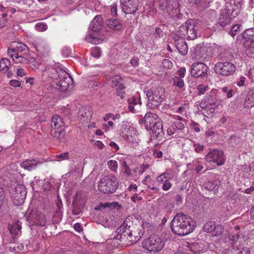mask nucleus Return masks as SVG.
I'll return each instance as SVG.
<instances>
[{"mask_svg":"<svg viewBox=\"0 0 254 254\" xmlns=\"http://www.w3.org/2000/svg\"><path fill=\"white\" fill-rule=\"evenodd\" d=\"M133 217L128 216L116 231L112 233L111 239L117 240L118 245L130 246L138 242L143 235L141 226L134 224Z\"/></svg>","mask_w":254,"mask_h":254,"instance_id":"nucleus-1","label":"nucleus"},{"mask_svg":"<svg viewBox=\"0 0 254 254\" xmlns=\"http://www.w3.org/2000/svg\"><path fill=\"white\" fill-rule=\"evenodd\" d=\"M170 227L173 233L185 236L193 231L195 223L189 216L182 213H178L172 220Z\"/></svg>","mask_w":254,"mask_h":254,"instance_id":"nucleus-2","label":"nucleus"},{"mask_svg":"<svg viewBox=\"0 0 254 254\" xmlns=\"http://www.w3.org/2000/svg\"><path fill=\"white\" fill-rule=\"evenodd\" d=\"M50 77L53 79L52 86L61 91L66 90L72 86L73 79L70 75L62 68H52L50 71Z\"/></svg>","mask_w":254,"mask_h":254,"instance_id":"nucleus-3","label":"nucleus"},{"mask_svg":"<svg viewBox=\"0 0 254 254\" xmlns=\"http://www.w3.org/2000/svg\"><path fill=\"white\" fill-rule=\"evenodd\" d=\"M144 125L146 130L152 131L153 137L157 139L163 134V124L157 114L151 112L146 113Z\"/></svg>","mask_w":254,"mask_h":254,"instance_id":"nucleus-4","label":"nucleus"},{"mask_svg":"<svg viewBox=\"0 0 254 254\" xmlns=\"http://www.w3.org/2000/svg\"><path fill=\"white\" fill-rule=\"evenodd\" d=\"M216 48L217 46L215 44L212 45H197L193 50L191 57L194 60L200 62L209 61L214 54Z\"/></svg>","mask_w":254,"mask_h":254,"instance_id":"nucleus-5","label":"nucleus"},{"mask_svg":"<svg viewBox=\"0 0 254 254\" xmlns=\"http://www.w3.org/2000/svg\"><path fill=\"white\" fill-rule=\"evenodd\" d=\"M97 184L98 190L105 194L115 192L119 186L118 179L113 174L101 177Z\"/></svg>","mask_w":254,"mask_h":254,"instance_id":"nucleus-6","label":"nucleus"},{"mask_svg":"<svg viewBox=\"0 0 254 254\" xmlns=\"http://www.w3.org/2000/svg\"><path fill=\"white\" fill-rule=\"evenodd\" d=\"M65 125L63 119L59 115H54L51 120V135L60 142L66 140Z\"/></svg>","mask_w":254,"mask_h":254,"instance_id":"nucleus-7","label":"nucleus"},{"mask_svg":"<svg viewBox=\"0 0 254 254\" xmlns=\"http://www.w3.org/2000/svg\"><path fill=\"white\" fill-rule=\"evenodd\" d=\"M165 90L160 86L152 87L146 92L148 99L147 106L154 109L160 105L164 101Z\"/></svg>","mask_w":254,"mask_h":254,"instance_id":"nucleus-8","label":"nucleus"},{"mask_svg":"<svg viewBox=\"0 0 254 254\" xmlns=\"http://www.w3.org/2000/svg\"><path fill=\"white\" fill-rule=\"evenodd\" d=\"M165 240L160 237L152 235L143 240L142 248L149 253H157L161 251L165 246Z\"/></svg>","mask_w":254,"mask_h":254,"instance_id":"nucleus-9","label":"nucleus"},{"mask_svg":"<svg viewBox=\"0 0 254 254\" xmlns=\"http://www.w3.org/2000/svg\"><path fill=\"white\" fill-rule=\"evenodd\" d=\"M158 8L163 14H171L180 11L182 0H157Z\"/></svg>","mask_w":254,"mask_h":254,"instance_id":"nucleus-10","label":"nucleus"},{"mask_svg":"<svg viewBox=\"0 0 254 254\" xmlns=\"http://www.w3.org/2000/svg\"><path fill=\"white\" fill-rule=\"evenodd\" d=\"M198 28V25L194 21H187L185 25L180 27V35L182 37L187 36L188 40H193L197 37Z\"/></svg>","mask_w":254,"mask_h":254,"instance_id":"nucleus-11","label":"nucleus"},{"mask_svg":"<svg viewBox=\"0 0 254 254\" xmlns=\"http://www.w3.org/2000/svg\"><path fill=\"white\" fill-rule=\"evenodd\" d=\"M9 193L13 203L18 206L23 203L26 198L27 190L23 185H18L12 188Z\"/></svg>","mask_w":254,"mask_h":254,"instance_id":"nucleus-12","label":"nucleus"},{"mask_svg":"<svg viewBox=\"0 0 254 254\" xmlns=\"http://www.w3.org/2000/svg\"><path fill=\"white\" fill-rule=\"evenodd\" d=\"M236 70V66L234 64L228 62H218L215 65V71L216 73L223 76H229L233 74Z\"/></svg>","mask_w":254,"mask_h":254,"instance_id":"nucleus-13","label":"nucleus"},{"mask_svg":"<svg viewBox=\"0 0 254 254\" xmlns=\"http://www.w3.org/2000/svg\"><path fill=\"white\" fill-rule=\"evenodd\" d=\"M205 159L207 162L214 163L218 166L223 165L225 161L223 152L218 149L210 151L206 155Z\"/></svg>","mask_w":254,"mask_h":254,"instance_id":"nucleus-14","label":"nucleus"},{"mask_svg":"<svg viewBox=\"0 0 254 254\" xmlns=\"http://www.w3.org/2000/svg\"><path fill=\"white\" fill-rule=\"evenodd\" d=\"M208 67L202 62H197L192 64L190 73L192 76L199 77L207 75Z\"/></svg>","mask_w":254,"mask_h":254,"instance_id":"nucleus-15","label":"nucleus"},{"mask_svg":"<svg viewBox=\"0 0 254 254\" xmlns=\"http://www.w3.org/2000/svg\"><path fill=\"white\" fill-rule=\"evenodd\" d=\"M237 12L227 8H224L220 13L217 23V26L224 28L230 24L232 19V15H237Z\"/></svg>","mask_w":254,"mask_h":254,"instance_id":"nucleus-16","label":"nucleus"},{"mask_svg":"<svg viewBox=\"0 0 254 254\" xmlns=\"http://www.w3.org/2000/svg\"><path fill=\"white\" fill-rule=\"evenodd\" d=\"M227 198L230 203L236 205H240L244 202L246 197L236 191L231 190L227 192Z\"/></svg>","mask_w":254,"mask_h":254,"instance_id":"nucleus-17","label":"nucleus"},{"mask_svg":"<svg viewBox=\"0 0 254 254\" xmlns=\"http://www.w3.org/2000/svg\"><path fill=\"white\" fill-rule=\"evenodd\" d=\"M175 45L179 52L182 55H186L188 51V46L185 41V37H179L177 35L174 37Z\"/></svg>","mask_w":254,"mask_h":254,"instance_id":"nucleus-18","label":"nucleus"},{"mask_svg":"<svg viewBox=\"0 0 254 254\" xmlns=\"http://www.w3.org/2000/svg\"><path fill=\"white\" fill-rule=\"evenodd\" d=\"M124 138L133 145L137 144L140 141L138 138L136 130L133 127L128 128L127 133L124 135Z\"/></svg>","mask_w":254,"mask_h":254,"instance_id":"nucleus-19","label":"nucleus"},{"mask_svg":"<svg viewBox=\"0 0 254 254\" xmlns=\"http://www.w3.org/2000/svg\"><path fill=\"white\" fill-rule=\"evenodd\" d=\"M170 178L169 174L166 173H162L156 178V181L159 184H162V189L165 191L168 190L172 187V184L170 181Z\"/></svg>","mask_w":254,"mask_h":254,"instance_id":"nucleus-20","label":"nucleus"},{"mask_svg":"<svg viewBox=\"0 0 254 254\" xmlns=\"http://www.w3.org/2000/svg\"><path fill=\"white\" fill-rule=\"evenodd\" d=\"M13 44H17V45L12 48H8L7 50V54L9 56H13L20 54H26V49L27 47L25 45L17 43L16 42H13Z\"/></svg>","mask_w":254,"mask_h":254,"instance_id":"nucleus-21","label":"nucleus"},{"mask_svg":"<svg viewBox=\"0 0 254 254\" xmlns=\"http://www.w3.org/2000/svg\"><path fill=\"white\" fill-rule=\"evenodd\" d=\"M33 45L38 54L41 56H45L49 53L50 48L45 41L40 40H36Z\"/></svg>","mask_w":254,"mask_h":254,"instance_id":"nucleus-22","label":"nucleus"},{"mask_svg":"<svg viewBox=\"0 0 254 254\" xmlns=\"http://www.w3.org/2000/svg\"><path fill=\"white\" fill-rule=\"evenodd\" d=\"M42 162L37 159H28L20 163V166L24 169L31 171L36 169L37 166L41 164Z\"/></svg>","mask_w":254,"mask_h":254,"instance_id":"nucleus-23","label":"nucleus"},{"mask_svg":"<svg viewBox=\"0 0 254 254\" xmlns=\"http://www.w3.org/2000/svg\"><path fill=\"white\" fill-rule=\"evenodd\" d=\"M253 107H254V87L248 89L244 103V109H249Z\"/></svg>","mask_w":254,"mask_h":254,"instance_id":"nucleus-24","label":"nucleus"},{"mask_svg":"<svg viewBox=\"0 0 254 254\" xmlns=\"http://www.w3.org/2000/svg\"><path fill=\"white\" fill-rule=\"evenodd\" d=\"M103 23V20L102 16L100 15H97L91 22L89 29L99 32V31L102 28Z\"/></svg>","mask_w":254,"mask_h":254,"instance_id":"nucleus-25","label":"nucleus"},{"mask_svg":"<svg viewBox=\"0 0 254 254\" xmlns=\"http://www.w3.org/2000/svg\"><path fill=\"white\" fill-rule=\"evenodd\" d=\"M87 194L84 191H77L73 199V203L74 205L83 206L86 202Z\"/></svg>","mask_w":254,"mask_h":254,"instance_id":"nucleus-26","label":"nucleus"},{"mask_svg":"<svg viewBox=\"0 0 254 254\" xmlns=\"http://www.w3.org/2000/svg\"><path fill=\"white\" fill-rule=\"evenodd\" d=\"M99 32L93 30L89 29L86 35L85 40L86 42L93 44H97L98 43Z\"/></svg>","mask_w":254,"mask_h":254,"instance_id":"nucleus-27","label":"nucleus"},{"mask_svg":"<svg viewBox=\"0 0 254 254\" xmlns=\"http://www.w3.org/2000/svg\"><path fill=\"white\" fill-rule=\"evenodd\" d=\"M106 24L110 29L114 30H121L123 28L121 22L116 19L107 20Z\"/></svg>","mask_w":254,"mask_h":254,"instance_id":"nucleus-28","label":"nucleus"},{"mask_svg":"<svg viewBox=\"0 0 254 254\" xmlns=\"http://www.w3.org/2000/svg\"><path fill=\"white\" fill-rule=\"evenodd\" d=\"M123 11L126 14L133 13L136 12L137 8V3L135 1L127 3H124L122 5Z\"/></svg>","mask_w":254,"mask_h":254,"instance_id":"nucleus-29","label":"nucleus"},{"mask_svg":"<svg viewBox=\"0 0 254 254\" xmlns=\"http://www.w3.org/2000/svg\"><path fill=\"white\" fill-rule=\"evenodd\" d=\"M203 98L209 106L216 107L220 104L219 101L216 99L215 95H213L211 92L209 94H207Z\"/></svg>","mask_w":254,"mask_h":254,"instance_id":"nucleus-30","label":"nucleus"},{"mask_svg":"<svg viewBox=\"0 0 254 254\" xmlns=\"http://www.w3.org/2000/svg\"><path fill=\"white\" fill-rule=\"evenodd\" d=\"M29 54L26 53V54H20L13 56H9L13 59V62L15 64H26L28 63V57Z\"/></svg>","mask_w":254,"mask_h":254,"instance_id":"nucleus-31","label":"nucleus"},{"mask_svg":"<svg viewBox=\"0 0 254 254\" xmlns=\"http://www.w3.org/2000/svg\"><path fill=\"white\" fill-rule=\"evenodd\" d=\"M242 233L240 232V228L238 226H235L231 230L229 234V239L233 241H237L240 238Z\"/></svg>","mask_w":254,"mask_h":254,"instance_id":"nucleus-32","label":"nucleus"},{"mask_svg":"<svg viewBox=\"0 0 254 254\" xmlns=\"http://www.w3.org/2000/svg\"><path fill=\"white\" fill-rule=\"evenodd\" d=\"M220 183L221 181L220 180H216L212 181H208L206 182L204 185L206 190L209 191H212L217 190Z\"/></svg>","mask_w":254,"mask_h":254,"instance_id":"nucleus-33","label":"nucleus"},{"mask_svg":"<svg viewBox=\"0 0 254 254\" xmlns=\"http://www.w3.org/2000/svg\"><path fill=\"white\" fill-rule=\"evenodd\" d=\"M243 38L246 41L254 42V28L245 30L243 33Z\"/></svg>","mask_w":254,"mask_h":254,"instance_id":"nucleus-34","label":"nucleus"},{"mask_svg":"<svg viewBox=\"0 0 254 254\" xmlns=\"http://www.w3.org/2000/svg\"><path fill=\"white\" fill-rule=\"evenodd\" d=\"M90 107L86 106L82 107L79 111L78 115L82 117L83 119L86 118V120H89V118L91 116V114L90 111Z\"/></svg>","mask_w":254,"mask_h":254,"instance_id":"nucleus-35","label":"nucleus"},{"mask_svg":"<svg viewBox=\"0 0 254 254\" xmlns=\"http://www.w3.org/2000/svg\"><path fill=\"white\" fill-rule=\"evenodd\" d=\"M10 62L6 58L2 59L0 61V70L6 72L10 66Z\"/></svg>","mask_w":254,"mask_h":254,"instance_id":"nucleus-36","label":"nucleus"},{"mask_svg":"<svg viewBox=\"0 0 254 254\" xmlns=\"http://www.w3.org/2000/svg\"><path fill=\"white\" fill-rule=\"evenodd\" d=\"M178 118H179L178 120L174 122V126H175L176 129L180 133V132H183V130L185 128V125L181 122V121L183 120V119L179 116H178Z\"/></svg>","mask_w":254,"mask_h":254,"instance_id":"nucleus-37","label":"nucleus"},{"mask_svg":"<svg viewBox=\"0 0 254 254\" xmlns=\"http://www.w3.org/2000/svg\"><path fill=\"white\" fill-rule=\"evenodd\" d=\"M215 108L216 107H215L210 106L207 109L202 110L201 111V113L204 117L207 118H209V117H212L215 112Z\"/></svg>","mask_w":254,"mask_h":254,"instance_id":"nucleus-38","label":"nucleus"},{"mask_svg":"<svg viewBox=\"0 0 254 254\" xmlns=\"http://www.w3.org/2000/svg\"><path fill=\"white\" fill-rule=\"evenodd\" d=\"M123 81L122 78L120 76L116 75L112 77L110 81L111 86L113 87H117L120 83Z\"/></svg>","mask_w":254,"mask_h":254,"instance_id":"nucleus-39","label":"nucleus"},{"mask_svg":"<svg viewBox=\"0 0 254 254\" xmlns=\"http://www.w3.org/2000/svg\"><path fill=\"white\" fill-rule=\"evenodd\" d=\"M215 225L213 221H208L206 222L203 226V230L207 233L213 232L215 229Z\"/></svg>","mask_w":254,"mask_h":254,"instance_id":"nucleus-40","label":"nucleus"},{"mask_svg":"<svg viewBox=\"0 0 254 254\" xmlns=\"http://www.w3.org/2000/svg\"><path fill=\"white\" fill-rule=\"evenodd\" d=\"M167 131L169 135H175L177 136L180 135V132L176 129L174 123L167 128Z\"/></svg>","mask_w":254,"mask_h":254,"instance_id":"nucleus-41","label":"nucleus"},{"mask_svg":"<svg viewBox=\"0 0 254 254\" xmlns=\"http://www.w3.org/2000/svg\"><path fill=\"white\" fill-rule=\"evenodd\" d=\"M209 87L204 84H199L197 87V90H198V95H201L204 94L207 91L209 90Z\"/></svg>","mask_w":254,"mask_h":254,"instance_id":"nucleus-42","label":"nucleus"},{"mask_svg":"<svg viewBox=\"0 0 254 254\" xmlns=\"http://www.w3.org/2000/svg\"><path fill=\"white\" fill-rule=\"evenodd\" d=\"M21 227L18 224H15L13 225L10 229V232L11 234L14 235L15 236H18L20 234Z\"/></svg>","mask_w":254,"mask_h":254,"instance_id":"nucleus-43","label":"nucleus"},{"mask_svg":"<svg viewBox=\"0 0 254 254\" xmlns=\"http://www.w3.org/2000/svg\"><path fill=\"white\" fill-rule=\"evenodd\" d=\"M28 57V60H27L28 63L27 64H29V66L33 69L38 68V64L36 60L30 56V55Z\"/></svg>","mask_w":254,"mask_h":254,"instance_id":"nucleus-44","label":"nucleus"},{"mask_svg":"<svg viewBox=\"0 0 254 254\" xmlns=\"http://www.w3.org/2000/svg\"><path fill=\"white\" fill-rule=\"evenodd\" d=\"M55 158L58 161L68 160L69 159V153L68 152H65L60 154L56 155L55 156Z\"/></svg>","mask_w":254,"mask_h":254,"instance_id":"nucleus-45","label":"nucleus"},{"mask_svg":"<svg viewBox=\"0 0 254 254\" xmlns=\"http://www.w3.org/2000/svg\"><path fill=\"white\" fill-rule=\"evenodd\" d=\"M91 54L92 57L99 58L101 56V49L98 47H93L91 49Z\"/></svg>","mask_w":254,"mask_h":254,"instance_id":"nucleus-46","label":"nucleus"},{"mask_svg":"<svg viewBox=\"0 0 254 254\" xmlns=\"http://www.w3.org/2000/svg\"><path fill=\"white\" fill-rule=\"evenodd\" d=\"M173 83L179 88H182L184 86V80L182 78L177 76L174 78Z\"/></svg>","mask_w":254,"mask_h":254,"instance_id":"nucleus-47","label":"nucleus"},{"mask_svg":"<svg viewBox=\"0 0 254 254\" xmlns=\"http://www.w3.org/2000/svg\"><path fill=\"white\" fill-rule=\"evenodd\" d=\"M246 53L249 57L254 58V43L250 44L246 50Z\"/></svg>","mask_w":254,"mask_h":254,"instance_id":"nucleus-48","label":"nucleus"},{"mask_svg":"<svg viewBox=\"0 0 254 254\" xmlns=\"http://www.w3.org/2000/svg\"><path fill=\"white\" fill-rule=\"evenodd\" d=\"M38 222L37 224L40 226H44L46 224L45 216L43 214L38 215L37 216Z\"/></svg>","mask_w":254,"mask_h":254,"instance_id":"nucleus-49","label":"nucleus"},{"mask_svg":"<svg viewBox=\"0 0 254 254\" xmlns=\"http://www.w3.org/2000/svg\"><path fill=\"white\" fill-rule=\"evenodd\" d=\"M223 232V228L220 225H215V229L213 230V235L218 236L222 234Z\"/></svg>","mask_w":254,"mask_h":254,"instance_id":"nucleus-50","label":"nucleus"},{"mask_svg":"<svg viewBox=\"0 0 254 254\" xmlns=\"http://www.w3.org/2000/svg\"><path fill=\"white\" fill-rule=\"evenodd\" d=\"M237 254H251L250 249L249 247L238 248L237 247Z\"/></svg>","mask_w":254,"mask_h":254,"instance_id":"nucleus-51","label":"nucleus"},{"mask_svg":"<svg viewBox=\"0 0 254 254\" xmlns=\"http://www.w3.org/2000/svg\"><path fill=\"white\" fill-rule=\"evenodd\" d=\"M7 16V14L4 13L0 17V28H3L6 25L7 22L6 18Z\"/></svg>","mask_w":254,"mask_h":254,"instance_id":"nucleus-52","label":"nucleus"},{"mask_svg":"<svg viewBox=\"0 0 254 254\" xmlns=\"http://www.w3.org/2000/svg\"><path fill=\"white\" fill-rule=\"evenodd\" d=\"M241 27V24H235L232 27L231 32L232 36H234L238 34V32L240 30Z\"/></svg>","mask_w":254,"mask_h":254,"instance_id":"nucleus-53","label":"nucleus"},{"mask_svg":"<svg viewBox=\"0 0 254 254\" xmlns=\"http://www.w3.org/2000/svg\"><path fill=\"white\" fill-rule=\"evenodd\" d=\"M109 168L113 171H116L118 167L117 162L115 160H110L108 163Z\"/></svg>","mask_w":254,"mask_h":254,"instance_id":"nucleus-54","label":"nucleus"},{"mask_svg":"<svg viewBox=\"0 0 254 254\" xmlns=\"http://www.w3.org/2000/svg\"><path fill=\"white\" fill-rule=\"evenodd\" d=\"M237 247L232 246L225 250L224 254H237Z\"/></svg>","mask_w":254,"mask_h":254,"instance_id":"nucleus-55","label":"nucleus"},{"mask_svg":"<svg viewBox=\"0 0 254 254\" xmlns=\"http://www.w3.org/2000/svg\"><path fill=\"white\" fill-rule=\"evenodd\" d=\"M162 65L166 68H171L173 66L172 63L168 59H164L162 62Z\"/></svg>","mask_w":254,"mask_h":254,"instance_id":"nucleus-56","label":"nucleus"},{"mask_svg":"<svg viewBox=\"0 0 254 254\" xmlns=\"http://www.w3.org/2000/svg\"><path fill=\"white\" fill-rule=\"evenodd\" d=\"M194 165L195 167V170L197 173L200 172L203 168L202 163L200 162L199 161H195Z\"/></svg>","mask_w":254,"mask_h":254,"instance_id":"nucleus-57","label":"nucleus"},{"mask_svg":"<svg viewBox=\"0 0 254 254\" xmlns=\"http://www.w3.org/2000/svg\"><path fill=\"white\" fill-rule=\"evenodd\" d=\"M36 28L37 30L39 31H43L46 30V29L47 28V26L46 24L44 23H40L36 25Z\"/></svg>","mask_w":254,"mask_h":254,"instance_id":"nucleus-58","label":"nucleus"},{"mask_svg":"<svg viewBox=\"0 0 254 254\" xmlns=\"http://www.w3.org/2000/svg\"><path fill=\"white\" fill-rule=\"evenodd\" d=\"M194 150L197 152H200L203 150L204 145L198 143H194Z\"/></svg>","mask_w":254,"mask_h":254,"instance_id":"nucleus-59","label":"nucleus"},{"mask_svg":"<svg viewBox=\"0 0 254 254\" xmlns=\"http://www.w3.org/2000/svg\"><path fill=\"white\" fill-rule=\"evenodd\" d=\"M111 13L113 16H116L117 14V6L115 3H113L111 6Z\"/></svg>","mask_w":254,"mask_h":254,"instance_id":"nucleus-60","label":"nucleus"},{"mask_svg":"<svg viewBox=\"0 0 254 254\" xmlns=\"http://www.w3.org/2000/svg\"><path fill=\"white\" fill-rule=\"evenodd\" d=\"M9 84L14 87H19L21 86V83L19 81L14 79L10 80L9 81Z\"/></svg>","mask_w":254,"mask_h":254,"instance_id":"nucleus-61","label":"nucleus"},{"mask_svg":"<svg viewBox=\"0 0 254 254\" xmlns=\"http://www.w3.org/2000/svg\"><path fill=\"white\" fill-rule=\"evenodd\" d=\"M80 207L81 206H79V205H77L76 206H74L72 210V213L75 215H79L81 212Z\"/></svg>","mask_w":254,"mask_h":254,"instance_id":"nucleus-62","label":"nucleus"},{"mask_svg":"<svg viewBox=\"0 0 254 254\" xmlns=\"http://www.w3.org/2000/svg\"><path fill=\"white\" fill-rule=\"evenodd\" d=\"M246 79V78L245 77L241 76L237 81V85L240 87L244 86Z\"/></svg>","mask_w":254,"mask_h":254,"instance_id":"nucleus-63","label":"nucleus"},{"mask_svg":"<svg viewBox=\"0 0 254 254\" xmlns=\"http://www.w3.org/2000/svg\"><path fill=\"white\" fill-rule=\"evenodd\" d=\"M130 63L133 67L137 66L139 64L138 58L137 57H133L130 60Z\"/></svg>","mask_w":254,"mask_h":254,"instance_id":"nucleus-64","label":"nucleus"}]
</instances>
